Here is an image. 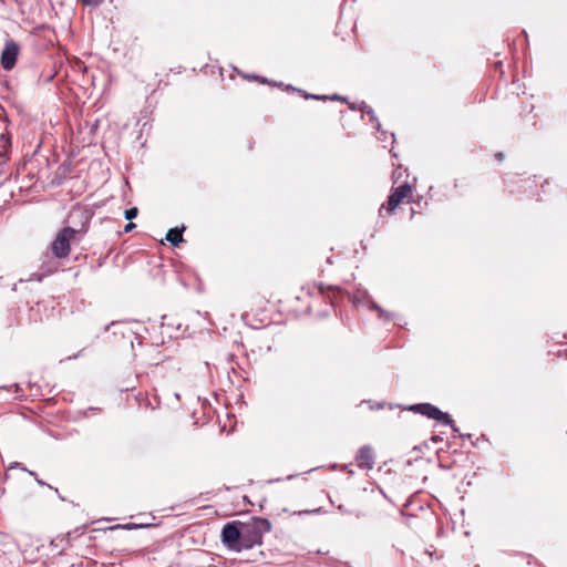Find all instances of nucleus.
Wrapping results in <instances>:
<instances>
[{
  "label": "nucleus",
  "mask_w": 567,
  "mask_h": 567,
  "mask_svg": "<svg viewBox=\"0 0 567 567\" xmlns=\"http://www.w3.org/2000/svg\"><path fill=\"white\" fill-rule=\"evenodd\" d=\"M19 54V45L13 40H8L1 53V65L4 70H11Z\"/></svg>",
  "instance_id": "39448f33"
},
{
  "label": "nucleus",
  "mask_w": 567,
  "mask_h": 567,
  "mask_svg": "<svg viewBox=\"0 0 567 567\" xmlns=\"http://www.w3.org/2000/svg\"><path fill=\"white\" fill-rule=\"evenodd\" d=\"M361 111H362V118L368 121L369 123H371L374 126V128H377L379 131L380 123L378 122V118H377L374 112L368 106H364L363 109H361Z\"/></svg>",
  "instance_id": "9d476101"
},
{
  "label": "nucleus",
  "mask_w": 567,
  "mask_h": 567,
  "mask_svg": "<svg viewBox=\"0 0 567 567\" xmlns=\"http://www.w3.org/2000/svg\"><path fill=\"white\" fill-rule=\"evenodd\" d=\"M135 228V224L134 223H128L125 227H124V230L126 233L131 231L132 229Z\"/></svg>",
  "instance_id": "2eb2a0df"
},
{
  "label": "nucleus",
  "mask_w": 567,
  "mask_h": 567,
  "mask_svg": "<svg viewBox=\"0 0 567 567\" xmlns=\"http://www.w3.org/2000/svg\"><path fill=\"white\" fill-rule=\"evenodd\" d=\"M76 230L71 227H64L61 229L54 240L52 241L51 249L52 254L56 258H65L70 254V243L75 236Z\"/></svg>",
  "instance_id": "7ed1b4c3"
},
{
  "label": "nucleus",
  "mask_w": 567,
  "mask_h": 567,
  "mask_svg": "<svg viewBox=\"0 0 567 567\" xmlns=\"http://www.w3.org/2000/svg\"><path fill=\"white\" fill-rule=\"evenodd\" d=\"M270 529V522L261 517H254L247 523H241V550L261 545L262 536Z\"/></svg>",
  "instance_id": "f257e3e1"
},
{
  "label": "nucleus",
  "mask_w": 567,
  "mask_h": 567,
  "mask_svg": "<svg viewBox=\"0 0 567 567\" xmlns=\"http://www.w3.org/2000/svg\"><path fill=\"white\" fill-rule=\"evenodd\" d=\"M496 158L497 159H502L503 158V154L502 153L496 154Z\"/></svg>",
  "instance_id": "f3484780"
},
{
  "label": "nucleus",
  "mask_w": 567,
  "mask_h": 567,
  "mask_svg": "<svg viewBox=\"0 0 567 567\" xmlns=\"http://www.w3.org/2000/svg\"><path fill=\"white\" fill-rule=\"evenodd\" d=\"M13 386H14L16 392H19V391H20V386H19V384H14Z\"/></svg>",
  "instance_id": "dca6fc26"
},
{
  "label": "nucleus",
  "mask_w": 567,
  "mask_h": 567,
  "mask_svg": "<svg viewBox=\"0 0 567 567\" xmlns=\"http://www.w3.org/2000/svg\"><path fill=\"white\" fill-rule=\"evenodd\" d=\"M339 99H340V96H339V95H337V94H334V95L331 97V100H339Z\"/></svg>",
  "instance_id": "a211bd4d"
},
{
  "label": "nucleus",
  "mask_w": 567,
  "mask_h": 567,
  "mask_svg": "<svg viewBox=\"0 0 567 567\" xmlns=\"http://www.w3.org/2000/svg\"><path fill=\"white\" fill-rule=\"evenodd\" d=\"M383 213H386L389 214L390 213V196L388 197V199L381 205V208H380V214L382 215Z\"/></svg>",
  "instance_id": "f8f14e48"
},
{
  "label": "nucleus",
  "mask_w": 567,
  "mask_h": 567,
  "mask_svg": "<svg viewBox=\"0 0 567 567\" xmlns=\"http://www.w3.org/2000/svg\"><path fill=\"white\" fill-rule=\"evenodd\" d=\"M184 230V227L181 229L178 228H172L166 234V240H168L173 246H177L179 243L183 241L182 233Z\"/></svg>",
  "instance_id": "1a4fd4ad"
},
{
  "label": "nucleus",
  "mask_w": 567,
  "mask_h": 567,
  "mask_svg": "<svg viewBox=\"0 0 567 567\" xmlns=\"http://www.w3.org/2000/svg\"><path fill=\"white\" fill-rule=\"evenodd\" d=\"M357 464L360 467L372 468L374 463V455L369 446H362L357 455Z\"/></svg>",
  "instance_id": "6e6552de"
},
{
  "label": "nucleus",
  "mask_w": 567,
  "mask_h": 567,
  "mask_svg": "<svg viewBox=\"0 0 567 567\" xmlns=\"http://www.w3.org/2000/svg\"><path fill=\"white\" fill-rule=\"evenodd\" d=\"M338 508H339L340 511H344V507H343L342 505H340Z\"/></svg>",
  "instance_id": "4be33fe9"
},
{
  "label": "nucleus",
  "mask_w": 567,
  "mask_h": 567,
  "mask_svg": "<svg viewBox=\"0 0 567 567\" xmlns=\"http://www.w3.org/2000/svg\"><path fill=\"white\" fill-rule=\"evenodd\" d=\"M221 542L228 549L241 551V523H227L221 530Z\"/></svg>",
  "instance_id": "20e7f679"
},
{
  "label": "nucleus",
  "mask_w": 567,
  "mask_h": 567,
  "mask_svg": "<svg viewBox=\"0 0 567 567\" xmlns=\"http://www.w3.org/2000/svg\"><path fill=\"white\" fill-rule=\"evenodd\" d=\"M439 440H440V439H439V437H436V436H433V437H432V441H434V442H437Z\"/></svg>",
  "instance_id": "aec40b11"
},
{
  "label": "nucleus",
  "mask_w": 567,
  "mask_h": 567,
  "mask_svg": "<svg viewBox=\"0 0 567 567\" xmlns=\"http://www.w3.org/2000/svg\"><path fill=\"white\" fill-rule=\"evenodd\" d=\"M412 198V186L410 183L404 182L392 192V213L395 212L396 207Z\"/></svg>",
  "instance_id": "423d86ee"
},
{
  "label": "nucleus",
  "mask_w": 567,
  "mask_h": 567,
  "mask_svg": "<svg viewBox=\"0 0 567 567\" xmlns=\"http://www.w3.org/2000/svg\"><path fill=\"white\" fill-rule=\"evenodd\" d=\"M409 410L415 413H420L426 416L427 419L435 420L443 425H449L455 433L458 432V429L455 426L454 421L451 419V416L431 403L414 404L411 405Z\"/></svg>",
  "instance_id": "f03ea898"
},
{
  "label": "nucleus",
  "mask_w": 567,
  "mask_h": 567,
  "mask_svg": "<svg viewBox=\"0 0 567 567\" xmlns=\"http://www.w3.org/2000/svg\"><path fill=\"white\" fill-rule=\"evenodd\" d=\"M415 210L414 209H411V216L410 218H412V216L414 215Z\"/></svg>",
  "instance_id": "412c9836"
},
{
  "label": "nucleus",
  "mask_w": 567,
  "mask_h": 567,
  "mask_svg": "<svg viewBox=\"0 0 567 567\" xmlns=\"http://www.w3.org/2000/svg\"><path fill=\"white\" fill-rule=\"evenodd\" d=\"M306 99H316V100H326L328 96L326 95H313V94H305Z\"/></svg>",
  "instance_id": "ddd939ff"
},
{
  "label": "nucleus",
  "mask_w": 567,
  "mask_h": 567,
  "mask_svg": "<svg viewBox=\"0 0 567 567\" xmlns=\"http://www.w3.org/2000/svg\"><path fill=\"white\" fill-rule=\"evenodd\" d=\"M351 301L352 303L355 306V307H365L367 309L371 310V311H378V316L379 318H383V316L385 315L379 307L378 305L370 299V297L365 293V292H361L359 291L358 293H354L352 297H351Z\"/></svg>",
  "instance_id": "0eeeda50"
},
{
  "label": "nucleus",
  "mask_w": 567,
  "mask_h": 567,
  "mask_svg": "<svg viewBox=\"0 0 567 567\" xmlns=\"http://www.w3.org/2000/svg\"><path fill=\"white\" fill-rule=\"evenodd\" d=\"M383 406H384V402H383V403H379V404H378V408H379V409H381V408H383Z\"/></svg>",
  "instance_id": "6ab92c4d"
},
{
  "label": "nucleus",
  "mask_w": 567,
  "mask_h": 567,
  "mask_svg": "<svg viewBox=\"0 0 567 567\" xmlns=\"http://www.w3.org/2000/svg\"><path fill=\"white\" fill-rule=\"evenodd\" d=\"M86 6H97L102 2V0H82Z\"/></svg>",
  "instance_id": "4468645a"
},
{
  "label": "nucleus",
  "mask_w": 567,
  "mask_h": 567,
  "mask_svg": "<svg viewBox=\"0 0 567 567\" xmlns=\"http://www.w3.org/2000/svg\"><path fill=\"white\" fill-rule=\"evenodd\" d=\"M137 214H138V210H137V208H136V207H132V208L126 209V210L124 212V216H125V218H126L127 220H132L133 218H135V217L137 216Z\"/></svg>",
  "instance_id": "9b49d317"
}]
</instances>
